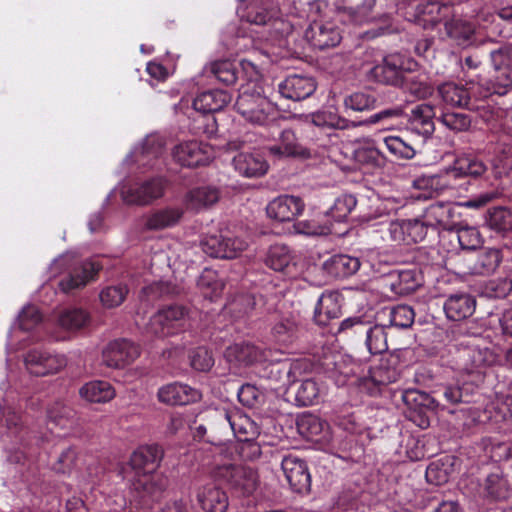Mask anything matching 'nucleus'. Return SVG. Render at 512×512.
<instances>
[{"label":"nucleus","mask_w":512,"mask_h":512,"mask_svg":"<svg viewBox=\"0 0 512 512\" xmlns=\"http://www.w3.org/2000/svg\"><path fill=\"white\" fill-rule=\"evenodd\" d=\"M360 261L349 255H333L323 263L324 271L334 278H345L358 271Z\"/></svg>","instance_id":"obj_33"},{"label":"nucleus","mask_w":512,"mask_h":512,"mask_svg":"<svg viewBox=\"0 0 512 512\" xmlns=\"http://www.w3.org/2000/svg\"><path fill=\"white\" fill-rule=\"evenodd\" d=\"M459 368L467 373H481L501 361L499 349L487 344H469L459 355Z\"/></svg>","instance_id":"obj_4"},{"label":"nucleus","mask_w":512,"mask_h":512,"mask_svg":"<svg viewBox=\"0 0 512 512\" xmlns=\"http://www.w3.org/2000/svg\"><path fill=\"white\" fill-rule=\"evenodd\" d=\"M452 7L437 1H428L417 6L416 21L424 29H431L440 22L448 21Z\"/></svg>","instance_id":"obj_24"},{"label":"nucleus","mask_w":512,"mask_h":512,"mask_svg":"<svg viewBox=\"0 0 512 512\" xmlns=\"http://www.w3.org/2000/svg\"><path fill=\"white\" fill-rule=\"evenodd\" d=\"M234 169L247 178L261 177L269 169L268 162L257 151L240 152L232 159Z\"/></svg>","instance_id":"obj_20"},{"label":"nucleus","mask_w":512,"mask_h":512,"mask_svg":"<svg viewBox=\"0 0 512 512\" xmlns=\"http://www.w3.org/2000/svg\"><path fill=\"white\" fill-rule=\"evenodd\" d=\"M238 399L243 405L256 408L264 402L265 395L255 385L244 384L238 390Z\"/></svg>","instance_id":"obj_59"},{"label":"nucleus","mask_w":512,"mask_h":512,"mask_svg":"<svg viewBox=\"0 0 512 512\" xmlns=\"http://www.w3.org/2000/svg\"><path fill=\"white\" fill-rule=\"evenodd\" d=\"M357 200L353 195H342L338 197L327 215L336 222L344 221L356 207Z\"/></svg>","instance_id":"obj_53"},{"label":"nucleus","mask_w":512,"mask_h":512,"mask_svg":"<svg viewBox=\"0 0 512 512\" xmlns=\"http://www.w3.org/2000/svg\"><path fill=\"white\" fill-rule=\"evenodd\" d=\"M163 452L157 445H145L137 448L130 457V466L135 471L133 488L143 497L162 491L166 479L158 472Z\"/></svg>","instance_id":"obj_2"},{"label":"nucleus","mask_w":512,"mask_h":512,"mask_svg":"<svg viewBox=\"0 0 512 512\" xmlns=\"http://www.w3.org/2000/svg\"><path fill=\"white\" fill-rule=\"evenodd\" d=\"M220 199V191L217 187L204 185L189 190L184 196V205L187 210L200 212L209 209Z\"/></svg>","instance_id":"obj_23"},{"label":"nucleus","mask_w":512,"mask_h":512,"mask_svg":"<svg viewBox=\"0 0 512 512\" xmlns=\"http://www.w3.org/2000/svg\"><path fill=\"white\" fill-rule=\"evenodd\" d=\"M402 115V109L394 108V109H386L371 115L367 120L359 123L349 122L346 119L336 118L334 116H329V119H326V113L320 112L313 115V122L316 125H328L333 126L339 129H346L349 127H356L358 125L364 124H374L381 122L388 118H396Z\"/></svg>","instance_id":"obj_22"},{"label":"nucleus","mask_w":512,"mask_h":512,"mask_svg":"<svg viewBox=\"0 0 512 512\" xmlns=\"http://www.w3.org/2000/svg\"><path fill=\"white\" fill-rule=\"evenodd\" d=\"M79 394L90 403H106L115 397V389L107 381L94 380L84 384Z\"/></svg>","instance_id":"obj_36"},{"label":"nucleus","mask_w":512,"mask_h":512,"mask_svg":"<svg viewBox=\"0 0 512 512\" xmlns=\"http://www.w3.org/2000/svg\"><path fill=\"white\" fill-rule=\"evenodd\" d=\"M511 86V81L506 76L505 82H497L490 83L489 81L484 82H469V87L467 88L468 93L470 94V104L475 106L472 102L473 99L480 100L485 99L492 94L504 95L507 93V88Z\"/></svg>","instance_id":"obj_39"},{"label":"nucleus","mask_w":512,"mask_h":512,"mask_svg":"<svg viewBox=\"0 0 512 512\" xmlns=\"http://www.w3.org/2000/svg\"><path fill=\"white\" fill-rule=\"evenodd\" d=\"M435 112L429 104H419L411 110L409 121L414 130L422 135H430L434 131L433 118Z\"/></svg>","instance_id":"obj_38"},{"label":"nucleus","mask_w":512,"mask_h":512,"mask_svg":"<svg viewBox=\"0 0 512 512\" xmlns=\"http://www.w3.org/2000/svg\"><path fill=\"white\" fill-rule=\"evenodd\" d=\"M356 162L364 165L376 166L381 163L382 154L372 141L359 144L353 151Z\"/></svg>","instance_id":"obj_52"},{"label":"nucleus","mask_w":512,"mask_h":512,"mask_svg":"<svg viewBox=\"0 0 512 512\" xmlns=\"http://www.w3.org/2000/svg\"><path fill=\"white\" fill-rule=\"evenodd\" d=\"M279 143L267 146V151L274 157L283 158L299 154V146L295 133L290 129H284L279 135Z\"/></svg>","instance_id":"obj_42"},{"label":"nucleus","mask_w":512,"mask_h":512,"mask_svg":"<svg viewBox=\"0 0 512 512\" xmlns=\"http://www.w3.org/2000/svg\"><path fill=\"white\" fill-rule=\"evenodd\" d=\"M457 239L462 249L472 250L478 248L481 243V235L474 227H460L457 229Z\"/></svg>","instance_id":"obj_64"},{"label":"nucleus","mask_w":512,"mask_h":512,"mask_svg":"<svg viewBox=\"0 0 512 512\" xmlns=\"http://www.w3.org/2000/svg\"><path fill=\"white\" fill-rule=\"evenodd\" d=\"M278 89L284 98L300 101L313 94L316 84L310 77L291 75L279 83Z\"/></svg>","instance_id":"obj_21"},{"label":"nucleus","mask_w":512,"mask_h":512,"mask_svg":"<svg viewBox=\"0 0 512 512\" xmlns=\"http://www.w3.org/2000/svg\"><path fill=\"white\" fill-rule=\"evenodd\" d=\"M42 321V315L37 307L32 305L25 306L20 312L17 324L23 331H30Z\"/></svg>","instance_id":"obj_63"},{"label":"nucleus","mask_w":512,"mask_h":512,"mask_svg":"<svg viewBox=\"0 0 512 512\" xmlns=\"http://www.w3.org/2000/svg\"><path fill=\"white\" fill-rule=\"evenodd\" d=\"M225 358L235 366L249 365L263 359L262 352L254 345L248 343H236L225 351Z\"/></svg>","instance_id":"obj_35"},{"label":"nucleus","mask_w":512,"mask_h":512,"mask_svg":"<svg viewBox=\"0 0 512 512\" xmlns=\"http://www.w3.org/2000/svg\"><path fill=\"white\" fill-rule=\"evenodd\" d=\"M157 399L166 405H187L200 400L201 393L187 384L173 382L165 384L158 389Z\"/></svg>","instance_id":"obj_15"},{"label":"nucleus","mask_w":512,"mask_h":512,"mask_svg":"<svg viewBox=\"0 0 512 512\" xmlns=\"http://www.w3.org/2000/svg\"><path fill=\"white\" fill-rule=\"evenodd\" d=\"M452 218V207L450 204H432L424 215L425 223L432 228H448Z\"/></svg>","instance_id":"obj_48"},{"label":"nucleus","mask_w":512,"mask_h":512,"mask_svg":"<svg viewBox=\"0 0 512 512\" xmlns=\"http://www.w3.org/2000/svg\"><path fill=\"white\" fill-rule=\"evenodd\" d=\"M491 60L497 72L496 81L505 82L506 75L510 79V72L512 70V47L505 46L498 50L491 52Z\"/></svg>","instance_id":"obj_49"},{"label":"nucleus","mask_w":512,"mask_h":512,"mask_svg":"<svg viewBox=\"0 0 512 512\" xmlns=\"http://www.w3.org/2000/svg\"><path fill=\"white\" fill-rule=\"evenodd\" d=\"M100 269L101 266L97 262L93 260L85 261L80 266L74 267L68 276L60 281V289L67 293L81 288L93 280Z\"/></svg>","instance_id":"obj_25"},{"label":"nucleus","mask_w":512,"mask_h":512,"mask_svg":"<svg viewBox=\"0 0 512 512\" xmlns=\"http://www.w3.org/2000/svg\"><path fill=\"white\" fill-rule=\"evenodd\" d=\"M321 393V387L313 379L302 381L296 392V399L300 405H312Z\"/></svg>","instance_id":"obj_56"},{"label":"nucleus","mask_w":512,"mask_h":512,"mask_svg":"<svg viewBox=\"0 0 512 512\" xmlns=\"http://www.w3.org/2000/svg\"><path fill=\"white\" fill-rule=\"evenodd\" d=\"M184 216V209L180 206H165L151 212L146 219L145 226L150 230H162L178 225Z\"/></svg>","instance_id":"obj_26"},{"label":"nucleus","mask_w":512,"mask_h":512,"mask_svg":"<svg viewBox=\"0 0 512 512\" xmlns=\"http://www.w3.org/2000/svg\"><path fill=\"white\" fill-rule=\"evenodd\" d=\"M352 373L364 383L369 380L375 385H388L399 378V372L391 367L388 361L383 360L378 365L370 367L367 375L358 376L356 371H352Z\"/></svg>","instance_id":"obj_40"},{"label":"nucleus","mask_w":512,"mask_h":512,"mask_svg":"<svg viewBox=\"0 0 512 512\" xmlns=\"http://www.w3.org/2000/svg\"><path fill=\"white\" fill-rule=\"evenodd\" d=\"M438 94L447 106L464 107L469 109H478L479 106L470 104V94L467 88L455 82H445L438 87Z\"/></svg>","instance_id":"obj_34"},{"label":"nucleus","mask_w":512,"mask_h":512,"mask_svg":"<svg viewBox=\"0 0 512 512\" xmlns=\"http://www.w3.org/2000/svg\"><path fill=\"white\" fill-rule=\"evenodd\" d=\"M139 347L126 339L110 342L102 352L103 363L110 368H122L137 359Z\"/></svg>","instance_id":"obj_13"},{"label":"nucleus","mask_w":512,"mask_h":512,"mask_svg":"<svg viewBox=\"0 0 512 512\" xmlns=\"http://www.w3.org/2000/svg\"><path fill=\"white\" fill-rule=\"evenodd\" d=\"M365 345L371 354H380L388 349L386 326L380 324L366 326Z\"/></svg>","instance_id":"obj_46"},{"label":"nucleus","mask_w":512,"mask_h":512,"mask_svg":"<svg viewBox=\"0 0 512 512\" xmlns=\"http://www.w3.org/2000/svg\"><path fill=\"white\" fill-rule=\"evenodd\" d=\"M475 299L469 294H454L444 303V311L448 319L460 321L470 317L475 311Z\"/></svg>","instance_id":"obj_30"},{"label":"nucleus","mask_w":512,"mask_h":512,"mask_svg":"<svg viewBox=\"0 0 512 512\" xmlns=\"http://www.w3.org/2000/svg\"><path fill=\"white\" fill-rule=\"evenodd\" d=\"M387 150L396 158L412 159L416 151L412 145L398 136H387L384 138Z\"/></svg>","instance_id":"obj_55"},{"label":"nucleus","mask_w":512,"mask_h":512,"mask_svg":"<svg viewBox=\"0 0 512 512\" xmlns=\"http://www.w3.org/2000/svg\"><path fill=\"white\" fill-rule=\"evenodd\" d=\"M376 0H344L336 8L337 15L345 24L362 26L376 19L374 6Z\"/></svg>","instance_id":"obj_12"},{"label":"nucleus","mask_w":512,"mask_h":512,"mask_svg":"<svg viewBox=\"0 0 512 512\" xmlns=\"http://www.w3.org/2000/svg\"><path fill=\"white\" fill-rule=\"evenodd\" d=\"M167 181L162 177H154L131 185H123L120 195L124 203L145 206L163 197Z\"/></svg>","instance_id":"obj_5"},{"label":"nucleus","mask_w":512,"mask_h":512,"mask_svg":"<svg viewBox=\"0 0 512 512\" xmlns=\"http://www.w3.org/2000/svg\"><path fill=\"white\" fill-rule=\"evenodd\" d=\"M240 64L252 81L242 88L237 98L235 103L237 112L245 121L253 125L274 124L280 118V113L276 105L264 95V91L253 82L260 75L257 66L247 59L241 60Z\"/></svg>","instance_id":"obj_1"},{"label":"nucleus","mask_w":512,"mask_h":512,"mask_svg":"<svg viewBox=\"0 0 512 512\" xmlns=\"http://www.w3.org/2000/svg\"><path fill=\"white\" fill-rule=\"evenodd\" d=\"M489 227L498 232L512 230V212L503 207L494 208L487 219Z\"/></svg>","instance_id":"obj_54"},{"label":"nucleus","mask_w":512,"mask_h":512,"mask_svg":"<svg viewBox=\"0 0 512 512\" xmlns=\"http://www.w3.org/2000/svg\"><path fill=\"white\" fill-rule=\"evenodd\" d=\"M479 493L486 498L500 500L507 497L508 483L502 472L497 470L484 479L480 484Z\"/></svg>","instance_id":"obj_37"},{"label":"nucleus","mask_w":512,"mask_h":512,"mask_svg":"<svg viewBox=\"0 0 512 512\" xmlns=\"http://www.w3.org/2000/svg\"><path fill=\"white\" fill-rule=\"evenodd\" d=\"M216 475L227 482L230 487L241 495L251 494L257 487L256 471L242 463H225L217 467Z\"/></svg>","instance_id":"obj_8"},{"label":"nucleus","mask_w":512,"mask_h":512,"mask_svg":"<svg viewBox=\"0 0 512 512\" xmlns=\"http://www.w3.org/2000/svg\"><path fill=\"white\" fill-rule=\"evenodd\" d=\"M231 101V96L225 90H210L202 92L193 101L196 111L207 114L222 110Z\"/></svg>","instance_id":"obj_32"},{"label":"nucleus","mask_w":512,"mask_h":512,"mask_svg":"<svg viewBox=\"0 0 512 512\" xmlns=\"http://www.w3.org/2000/svg\"><path fill=\"white\" fill-rule=\"evenodd\" d=\"M414 317V311L410 306L398 305L390 312V324L398 328H408L413 324Z\"/></svg>","instance_id":"obj_62"},{"label":"nucleus","mask_w":512,"mask_h":512,"mask_svg":"<svg viewBox=\"0 0 512 512\" xmlns=\"http://www.w3.org/2000/svg\"><path fill=\"white\" fill-rule=\"evenodd\" d=\"M210 72L221 82L230 85L236 82L237 74L234 63L223 60L210 64Z\"/></svg>","instance_id":"obj_57"},{"label":"nucleus","mask_w":512,"mask_h":512,"mask_svg":"<svg viewBox=\"0 0 512 512\" xmlns=\"http://www.w3.org/2000/svg\"><path fill=\"white\" fill-rule=\"evenodd\" d=\"M487 170L485 163L476 157L468 154L458 155L452 164L443 170V176L448 178L479 177Z\"/></svg>","instance_id":"obj_19"},{"label":"nucleus","mask_w":512,"mask_h":512,"mask_svg":"<svg viewBox=\"0 0 512 512\" xmlns=\"http://www.w3.org/2000/svg\"><path fill=\"white\" fill-rule=\"evenodd\" d=\"M341 314V296L337 292H324L319 297L314 319L319 325H326Z\"/></svg>","instance_id":"obj_29"},{"label":"nucleus","mask_w":512,"mask_h":512,"mask_svg":"<svg viewBox=\"0 0 512 512\" xmlns=\"http://www.w3.org/2000/svg\"><path fill=\"white\" fill-rule=\"evenodd\" d=\"M377 56L381 63L376 65L366 63L365 70L378 82L392 83L397 78L398 72L406 69L399 54L383 56L377 51Z\"/></svg>","instance_id":"obj_18"},{"label":"nucleus","mask_w":512,"mask_h":512,"mask_svg":"<svg viewBox=\"0 0 512 512\" xmlns=\"http://www.w3.org/2000/svg\"><path fill=\"white\" fill-rule=\"evenodd\" d=\"M440 121L445 127L454 132L466 131L471 125L469 116L462 112L442 113Z\"/></svg>","instance_id":"obj_60"},{"label":"nucleus","mask_w":512,"mask_h":512,"mask_svg":"<svg viewBox=\"0 0 512 512\" xmlns=\"http://www.w3.org/2000/svg\"><path fill=\"white\" fill-rule=\"evenodd\" d=\"M265 263L275 271H285L293 264V256L290 249L284 244L272 245L265 257Z\"/></svg>","instance_id":"obj_44"},{"label":"nucleus","mask_w":512,"mask_h":512,"mask_svg":"<svg viewBox=\"0 0 512 512\" xmlns=\"http://www.w3.org/2000/svg\"><path fill=\"white\" fill-rule=\"evenodd\" d=\"M305 39L314 47L320 50L335 47L341 41V34L336 25L332 22L314 21L305 30Z\"/></svg>","instance_id":"obj_16"},{"label":"nucleus","mask_w":512,"mask_h":512,"mask_svg":"<svg viewBox=\"0 0 512 512\" xmlns=\"http://www.w3.org/2000/svg\"><path fill=\"white\" fill-rule=\"evenodd\" d=\"M91 321L90 313L81 307H66L55 315L56 330L51 334L55 341H66L86 328Z\"/></svg>","instance_id":"obj_6"},{"label":"nucleus","mask_w":512,"mask_h":512,"mask_svg":"<svg viewBox=\"0 0 512 512\" xmlns=\"http://www.w3.org/2000/svg\"><path fill=\"white\" fill-rule=\"evenodd\" d=\"M274 338L283 345L294 343L301 334L299 322L294 317L283 318L272 329Z\"/></svg>","instance_id":"obj_43"},{"label":"nucleus","mask_w":512,"mask_h":512,"mask_svg":"<svg viewBox=\"0 0 512 512\" xmlns=\"http://www.w3.org/2000/svg\"><path fill=\"white\" fill-rule=\"evenodd\" d=\"M501 261L502 255L499 249L487 248L479 253L472 271L478 275H489L497 269Z\"/></svg>","instance_id":"obj_47"},{"label":"nucleus","mask_w":512,"mask_h":512,"mask_svg":"<svg viewBox=\"0 0 512 512\" xmlns=\"http://www.w3.org/2000/svg\"><path fill=\"white\" fill-rule=\"evenodd\" d=\"M174 160L185 167H196L209 163L214 152L208 144L197 140L184 141L176 145L172 150Z\"/></svg>","instance_id":"obj_10"},{"label":"nucleus","mask_w":512,"mask_h":512,"mask_svg":"<svg viewBox=\"0 0 512 512\" xmlns=\"http://www.w3.org/2000/svg\"><path fill=\"white\" fill-rule=\"evenodd\" d=\"M281 468L290 488L297 493H306L310 490L311 476L306 463L293 455L283 458Z\"/></svg>","instance_id":"obj_14"},{"label":"nucleus","mask_w":512,"mask_h":512,"mask_svg":"<svg viewBox=\"0 0 512 512\" xmlns=\"http://www.w3.org/2000/svg\"><path fill=\"white\" fill-rule=\"evenodd\" d=\"M197 286L204 297L213 299L222 293L224 282L215 270L206 268L199 276Z\"/></svg>","instance_id":"obj_45"},{"label":"nucleus","mask_w":512,"mask_h":512,"mask_svg":"<svg viewBox=\"0 0 512 512\" xmlns=\"http://www.w3.org/2000/svg\"><path fill=\"white\" fill-rule=\"evenodd\" d=\"M303 210L302 199L291 195H281L270 201L266 207L268 217L279 222L292 221L301 215Z\"/></svg>","instance_id":"obj_17"},{"label":"nucleus","mask_w":512,"mask_h":512,"mask_svg":"<svg viewBox=\"0 0 512 512\" xmlns=\"http://www.w3.org/2000/svg\"><path fill=\"white\" fill-rule=\"evenodd\" d=\"M247 242L239 237L223 234H207L201 240L204 253L215 258L232 259L247 247Z\"/></svg>","instance_id":"obj_9"},{"label":"nucleus","mask_w":512,"mask_h":512,"mask_svg":"<svg viewBox=\"0 0 512 512\" xmlns=\"http://www.w3.org/2000/svg\"><path fill=\"white\" fill-rule=\"evenodd\" d=\"M164 140L157 134L147 136L140 146L136 147L127 157V161L133 159L139 165H150L152 160L162 155Z\"/></svg>","instance_id":"obj_27"},{"label":"nucleus","mask_w":512,"mask_h":512,"mask_svg":"<svg viewBox=\"0 0 512 512\" xmlns=\"http://www.w3.org/2000/svg\"><path fill=\"white\" fill-rule=\"evenodd\" d=\"M27 371L35 376H46L54 374L63 369L66 358L60 354H53L42 350H32L24 358Z\"/></svg>","instance_id":"obj_11"},{"label":"nucleus","mask_w":512,"mask_h":512,"mask_svg":"<svg viewBox=\"0 0 512 512\" xmlns=\"http://www.w3.org/2000/svg\"><path fill=\"white\" fill-rule=\"evenodd\" d=\"M197 500L206 512H225L229 505L226 493L213 483L198 490Z\"/></svg>","instance_id":"obj_28"},{"label":"nucleus","mask_w":512,"mask_h":512,"mask_svg":"<svg viewBox=\"0 0 512 512\" xmlns=\"http://www.w3.org/2000/svg\"><path fill=\"white\" fill-rule=\"evenodd\" d=\"M445 29L448 36L453 39L457 45L468 47L474 40V26L462 19H453L445 21Z\"/></svg>","instance_id":"obj_41"},{"label":"nucleus","mask_w":512,"mask_h":512,"mask_svg":"<svg viewBox=\"0 0 512 512\" xmlns=\"http://www.w3.org/2000/svg\"><path fill=\"white\" fill-rule=\"evenodd\" d=\"M188 312L182 306H169L155 313L147 326V331L157 337L173 335L186 327Z\"/></svg>","instance_id":"obj_7"},{"label":"nucleus","mask_w":512,"mask_h":512,"mask_svg":"<svg viewBox=\"0 0 512 512\" xmlns=\"http://www.w3.org/2000/svg\"><path fill=\"white\" fill-rule=\"evenodd\" d=\"M493 169L496 175H501L512 169V146L501 145L495 151V156L491 159Z\"/></svg>","instance_id":"obj_58"},{"label":"nucleus","mask_w":512,"mask_h":512,"mask_svg":"<svg viewBox=\"0 0 512 512\" xmlns=\"http://www.w3.org/2000/svg\"><path fill=\"white\" fill-rule=\"evenodd\" d=\"M225 418L239 441H251L260 434L259 426L249 416L241 412L227 413Z\"/></svg>","instance_id":"obj_31"},{"label":"nucleus","mask_w":512,"mask_h":512,"mask_svg":"<svg viewBox=\"0 0 512 512\" xmlns=\"http://www.w3.org/2000/svg\"><path fill=\"white\" fill-rule=\"evenodd\" d=\"M48 420L55 426L67 428L72 424L73 410L69 407L57 403L48 410Z\"/></svg>","instance_id":"obj_61"},{"label":"nucleus","mask_w":512,"mask_h":512,"mask_svg":"<svg viewBox=\"0 0 512 512\" xmlns=\"http://www.w3.org/2000/svg\"><path fill=\"white\" fill-rule=\"evenodd\" d=\"M128 288L126 285L118 284L103 288L99 293V300L106 309H113L120 306L126 299Z\"/></svg>","instance_id":"obj_51"},{"label":"nucleus","mask_w":512,"mask_h":512,"mask_svg":"<svg viewBox=\"0 0 512 512\" xmlns=\"http://www.w3.org/2000/svg\"><path fill=\"white\" fill-rule=\"evenodd\" d=\"M237 12L241 19L257 26L270 25L276 33L286 35L292 27L280 16L278 0H249L245 6H239Z\"/></svg>","instance_id":"obj_3"},{"label":"nucleus","mask_w":512,"mask_h":512,"mask_svg":"<svg viewBox=\"0 0 512 512\" xmlns=\"http://www.w3.org/2000/svg\"><path fill=\"white\" fill-rule=\"evenodd\" d=\"M299 429L316 441L326 440L328 424L313 415L303 416L298 422Z\"/></svg>","instance_id":"obj_50"}]
</instances>
